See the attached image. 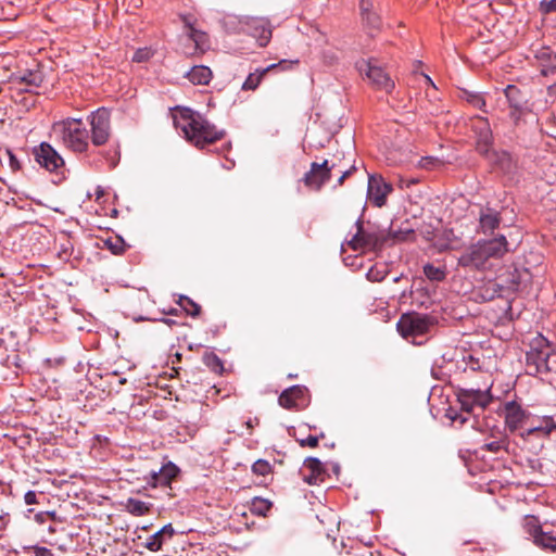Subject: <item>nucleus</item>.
<instances>
[{"label":"nucleus","instance_id":"nucleus-1","mask_svg":"<svg viewBox=\"0 0 556 556\" xmlns=\"http://www.w3.org/2000/svg\"><path fill=\"white\" fill-rule=\"evenodd\" d=\"M174 124L189 142L200 149L224 137V131L217 130L214 125L190 109L179 110L178 114L174 115Z\"/></svg>","mask_w":556,"mask_h":556},{"label":"nucleus","instance_id":"nucleus-2","mask_svg":"<svg viewBox=\"0 0 556 556\" xmlns=\"http://www.w3.org/2000/svg\"><path fill=\"white\" fill-rule=\"evenodd\" d=\"M507 251L508 242L504 235L493 239L479 240L459 256L458 265L470 269L484 270L489 267L491 260L502 258Z\"/></svg>","mask_w":556,"mask_h":556},{"label":"nucleus","instance_id":"nucleus-3","mask_svg":"<svg viewBox=\"0 0 556 556\" xmlns=\"http://www.w3.org/2000/svg\"><path fill=\"white\" fill-rule=\"evenodd\" d=\"M555 363L556 355L548 341L542 336L534 338L526 355L528 374L536 375L552 371Z\"/></svg>","mask_w":556,"mask_h":556},{"label":"nucleus","instance_id":"nucleus-4","mask_svg":"<svg viewBox=\"0 0 556 556\" xmlns=\"http://www.w3.org/2000/svg\"><path fill=\"white\" fill-rule=\"evenodd\" d=\"M52 131L62 142L75 152L88 148V131L80 119L68 118L53 124Z\"/></svg>","mask_w":556,"mask_h":556},{"label":"nucleus","instance_id":"nucleus-5","mask_svg":"<svg viewBox=\"0 0 556 556\" xmlns=\"http://www.w3.org/2000/svg\"><path fill=\"white\" fill-rule=\"evenodd\" d=\"M358 73L366 77L369 84L377 90L390 93L394 89V81L390 75L378 64L376 59H362L356 62Z\"/></svg>","mask_w":556,"mask_h":556},{"label":"nucleus","instance_id":"nucleus-6","mask_svg":"<svg viewBox=\"0 0 556 556\" xmlns=\"http://www.w3.org/2000/svg\"><path fill=\"white\" fill-rule=\"evenodd\" d=\"M357 231L352 239L346 241V245L353 251L359 250H380L387 242V236L383 231H369L364 229L361 219L356 222Z\"/></svg>","mask_w":556,"mask_h":556},{"label":"nucleus","instance_id":"nucleus-7","mask_svg":"<svg viewBox=\"0 0 556 556\" xmlns=\"http://www.w3.org/2000/svg\"><path fill=\"white\" fill-rule=\"evenodd\" d=\"M433 326L431 318L416 312L403 314L397 321V331L404 338L425 334Z\"/></svg>","mask_w":556,"mask_h":556},{"label":"nucleus","instance_id":"nucleus-8","mask_svg":"<svg viewBox=\"0 0 556 556\" xmlns=\"http://www.w3.org/2000/svg\"><path fill=\"white\" fill-rule=\"evenodd\" d=\"M457 400L463 412L470 414L475 407L484 409L492 401L489 390L462 389L457 393Z\"/></svg>","mask_w":556,"mask_h":556},{"label":"nucleus","instance_id":"nucleus-9","mask_svg":"<svg viewBox=\"0 0 556 556\" xmlns=\"http://www.w3.org/2000/svg\"><path fill=\"white\" fill-rule=\"evenodd\" d=\"M33 155L35 161L49 172H58L64 166L63 157L49 143L42 142L33 148Z\"/></svg>","mask_w":556,"mask_h":556},{"label":"nucleus","instance_id":"nucleus-10","mask_svg":"<svg viewBox=\"0 0 556 556\" xmlns=\"http://www.w3.org/2000/svg\"><path fill=\"white\" fill-rule=\"evenodd\" d=\"M91 140L94 146L104 144L110 137V113L99 109L90 115Z\"/></svg>","mask_w":556,"mask_h":556},{"label":"nucleus","instance_id":"nucleus-11","mask_svg":"<svg viewBox=\"0 0 556 556\" xmlns=\"http://www.w3.org/2000/svg\"><path fill=\"white\" fill-rule=\"evenodd\" d=\"M337 167L336 163L328 164V161H324L321 164L312 163L311 169L303 178L305 186L313 190H319L321 186L330 179L331 170Z\"/></svg>","mask_w":556,"mask_h":556},{"label":"nucleus","instance_id":"nucleus-12","mask_svg":"<svg viewBox=\"0 0 556 556\" xmlns=\"http://www.w3.org/2000/svg\"><path fill=\"white\" fill-rule=\"evenodd\" d=\"M392 186L386 182L381 176L369 175L367 199L377 207H382L387 202Z\"/></svg>","mask_w":556,"mask_h":556},{"label":"nucleus","instance_id":"nucleus-13","mask_svg":"<svg viewBox=\"0 0 556 556\" xmlns=\"http://www.w3.org/2000/svg\"><path fill=\"white\" fill-rule=\"evenodd\" d=\"M505 425L510 432H515L529 422L530 414L518 403L507 402L504 407Z\"/></svg>","mask_w":556,"mask_h":556},{"label":"nucleus","instance_id":"nucleus-14","mask_svg":"<svg viewBox=\"0 0 556 556\" xmlns=\"http://www.w3.org/2000/svg\"><path fill=\"white\" fill-rule=\"evenodd\" d=\"M473 131L477 136V149L480 153L485 154L493 143V135L489 121L484 117H476Z\"/></svg>","mask_w":556,"mask_h":556},{"label":"nucleus","instance_id":"nucleus-15","mask_svg":"<svg viewBox=\"0 0 556 556\" xmlns=\"http://www.w3.org/2000/svg\"><path fill=\"white\" fill-rule=\"evenodd\" d=\"M302 475L308 484H318L325 480L327 472L319 459L308 457L304 460Z\"/></svg>","mask_w":556,"mask_h":556},{"label":"nucleus","instance_id":"nucleus-16","mask_svg":"<svg viewBox=\"0 0 556 556\" xmlns=\"http://www.w3.org/2000/svg\"><path fill=\"white\" fill-rule=\"evenodd\" d=\"M306 389L301 386H293L285 390L279 399V405L286 409H300L304 402Z\"/></svg>","mask_w":556,"mask_h":556},{"label":"nucleus","instance_id":"nucleus-17","mask_svg":"<svg viewBox=\"0 0 556 556\" xmlns=\"http://www.w3.org/2000/svg\"><path fill=\"white\" fill-rule=\"evenodd\" d=\"M43 83V74L40 71H28L22 76L16 77L15 84L20 91L34 92L39 94L37 90L41 88Z\"/></svg>","mask_w":556,"mask_h":556},{"label":"nucleus","instance_id":"nucleus-18","mask_svg":"<svg viewBox=\"0 0 556 556\" xmlns=\"http://www.w3.org/2000/svg\"><path fill=\"white\" fill-rule=\"evenodd\" d=\"M178 472L179 468L169 462L162 466L159 471H151V485L153 488H156L157 485H169L177 477Z\"/></svg>","mask_w":556,"mask_h":556},{"label":"nucleus","instance_id":"nucleus-19","mask_svg":"<svg viewBox=\"0 0 556 556\" xmlns=\"http://www.w3.org/2000/svg\"><path fill=\"white\" fill-rule=\"evenodd\" d=\"M175 534L172 523L165 525L161 530L151 535L144 543V547L150 552H157L162 548L163 543L170 540Z\"/></svg>","mask_w":556,"mask_h":556},{"label":"nucleus","instance_id":"nucleus-20","mask_svg":"<svg viewBox=\"0 0 556 556\" xmlns=\"http://www.w3.org/2000/svg\"><path fill=\"white\" fill-rule=\"evenodd\" d=\"M502 222V217L498 212L486 208L482 211L479 217V228L480 231L484 235L492 233L496 228H498Z\"/></svg>","mask_w":556,"mask_h":556},{"label":"nucleus","instance_id":"nucleus-21","mask_svg":"<svg viewBox=\"0 0 556 556\" xmlns=\"http://www.w3.org/2000/svg\"><path fill=\"white\" fill-rule=\"evenodd\" d=\"M556 429V425L551 418H544L540 420L538 425H534L531 422L530 427L520 432V437L525 440L529 439L530 437H547L549 433Z\"/></svg>","mask_w":556,"mask_h":556},{"label":"nucleus","instance_id":"nucleus-22","mask_svg":"<svg viewBox=\"0 0 556 556\" xmlns=\"http://www.w3.org/2000/svg\"><path fill=\"white\" fill-rule=\"evenodd\" d=\"M279 64H270L268 65L267 67L263 68V70H256L254 73H250V75L247 77V79L244 80V83L242 84V90H255L261 81L263 80V78L265 77V75L277 68Z\"/></svg>","mask_w":556,"mask_h":556},{"label":"nucleus","instance_id":"nucleus-23","mask_svg":"<svg viewBox=\"0 0 556 556\" xmlns=\"http://www.w3.org/2000/svg\"><path fill=\"white\" fill-rule=\"evenodd\" d=\"M187 77L194 85H207L212 78V71L203 65L193 66Z\"/></svg>","mask_w":556,"mask_h":556},{"label":"nucleus","instance_id":"nucleus-24","mask_svg":"<svg viewBox=\"0 0 556 556\" xmlns=\"http://www.w3.org/2000/svg\"><path fill=\"white\" fill-rule=\"evenodd\" d=\"M362 24L368 31L370 36H374V33L379 31L382 25V21L378 12L371 11L369 13H365L361 15Z\"/></svg>","mask_w":556,"mask_h":556},{"label":"nucleus","instance_id":"nucleus-25","mask_svg":"<svg viewBox=\"0 0 556 556\" xmlns=\"http://www.w3.org/2000/svg\"><path fill=\"white\" fill-rule=\"evenodd\" d=\"M151 504L146 503L143 501L137 498H128L125 508L126 510L134 516H144L148 515L151 510Z\"/></svg>","mask_w":556,"mask_h":556},{"label":"nucleus","instance_id":"nucleus-26","mask_svg":"<svg viewBox=\"0 0 556 556\" xmlns=\"http://www.w3.org/2000/svg\"><path fill=\"white\" fill-rule=\"evenodd\" d=\"M188 26V40L192 41L194 45V51L203 52L207 47V35L205 33L199 31L194 29L189 23L186 22Z\"/></svg>","mask_w":556,"mask_h":556},{"label":"nucleus","instance_id":"nucleus-27","mask_svg":"<svg viewBox=\"0 0 556 556\" xmlns=\"http://www.w3.org/2000/svg\"><path fill=\"white\" fill-rule=\"evenodd\" d=\"M533 543L545 551L555 552L556 534L549 531L542 530V532L538 535Z\"/></svg>","mask_w":556,"mask_h":556},{"label":"nucleus","instance_id":"nucleus-28","mask_svg":"<svg viewBox=\"0 0 556 556\" xmlns=\"http://www.w3.org/2000/svg\"><path fill=\"white\" fill-rule=\"evenodd\" d=\"M273 503L266 498L254 497L251 501L250 510L253 515L265 517L270 510Z\"/></svg>","mask_w":556,"mask_h":556},{"label":"nucleus","instance_id":"nucleus-29","mask_svg":"<svg viewBox=\"0 0 556 556\" xmlns=\"http://www.w3.org/2000/svg\"><path fill=\"white\" fill-rule=\"evenodd\" d=\"M103 245L110 250L114 255H122L125 253L126 249H127V244L125 243V241L116 236V237H111V238H108L106 240L103 241Z\"/></svg>","mask_w":556,"mask_h":556},{"label":"nucleus","instance_id":"nucleus-30","mask_svg":"<svg viewBox=\"0 0 556 556\" xmlns=\"http://www.w3.org/2000/svg\"><path fill=\"white\" fill-rule=\"evenodd\" d=\"M425 276L431 281H443L446 278V270L444 267H437L433 264H426L424 266Z\"/></svg>","mask_w":556,"mask_h":556},{"label":"nucleus","instance_id":"nucleus-31","mask_svg":"<svg viewBox=\"0 0 556 556\" xmlns=\"http://www.w3.org/2000/svg\"><path fill=\"white\" fill-rule=\"evenodd\" d=\"M203 363L214 372L222 374L224 365L222 359L213 352H206L203 355Z\"/></svg>","mask_w":556,"mask_h":556},{"label":"nucleus","instance_id":"nucleus-32","mask_svg":"<svg viewBox=\"0 0 556 556\" xmlns=\"http://www.w3.org/2000/svg\"><path fill=\"white\" fill-rule=\"evenodd\" d=\"M504 93L511 108H514L515 110L521 109V102L519 101L520 90L516 86L508 85L504 89Z\"/></svg>","mask_w":556,"mask_h":556},{"label":"nucleus","instance_id":"nucleus-33","mask_svg":"<svg viewBox=\"0 0 556 556\" xmlns=\"http://www.w3.org/2000/svg\"><path fill=\"white\" fill-rule=\"evenodd\" d=\"M179 305L192 317H197L201 313V306L186 295L180 296Z\"/></svg>","mask_w":556,"mask_h":556},{"label":"nucleus","instance_id":"nucleus-34","mask_svg":"<svg viewBox=\"0 0 556 556\" xmlns=\"http://www.w3.org/2000/svg\"><path fill=\"white\" fill-rule=\"evenodd\" d=\"M525 529L526 532L533 538V541L538 538V535L542 532V527L539 523L538 519L533 516H527L525 518Z\"/></svg>","mask_w":556,"mask_h":556},{"label":"nucleus","instance_id":"nucleus-35","mask_svg":"<svg viewBox=\"0 0 556 556\" xmlns=\"http://www.w3.org/2000/svg\"><path fill=\"white\" fill-rule=\"evenodd\" d=\"M508 439L506 435H501L498 440L485 443L481 448L491 453H498L502 450L507 451Z\"/></svg>","mask_w":556,"mask_h":556},{"label":"nucleus","instance_id":"nucleus-36","mask_svg":"<svg viewBox=\"0 0 556 556\" xmlns=\"http://www.w3.org/2000/svg\"><path fill=\"white\" fill-rule=\"evenodd\" d=\"M387 236L391 238L394 242L406 241L409 240L414 236V231L409 228L399 229V230H390Z\"/></svg>","mask_w":556,"mask_h":556},{"label":"nucleus","instance_id":"nucleus-37","mask_svg":"<svg viewBox=\"0 0 556 556\" xmlns=\"http://www.w3.org/2000/svg\"><path fill=\"white\" fill-rule=\"evenodd\" d=\"M388 270L384 265H382L381 268L378 266H374L368 270L366 277L369 281L380 282L386 278Z\"/></svg>","mask_w":556,"mask_h":556},{"label":"nucleus","instance_id":"nucleus-38","mask_svg":"<svg viewBox=\"0 0 556 556\" xmlns=\"http://www.w3.org/2000/svg\"><path fill=\"white\" fill-rule=\"evenodd\" d=\"M441 164H442V162L438 157L424 156L418 161L417 167L421 168V169L431 170L433 168H437Z\"/></svg>","mask_w":556,"mask_h":556},{"label":"nucleus","instance_id":"nucleus-39","mask_svg":"<svg viewBox=\"0 0 556 556\" xmlns=\"http://www.w3.org/2000/svg\"><path fill=\"white\" fill-rule=\"evenodd\" d=\"M253 23L261 24L260 27H256V30L260 29V34H258L260 46H262V47L266 46L271 37V30L268 27H266L262 21L254 20Z\"/></svg>","mask_w":556,"mask_h":556},{"label":"nucleus","instance_id":"nucleus-40","mask_svg":"<svg viewBox=\"0 0 556 556\" xmlns=\"http://www.w3.org/2000/svg\"><path fill=\"white\" fill-rule=\"evenodd\" d=\"M252 471L257 476H267L271 471V466L267 460L258 459L252 466Z\"/></svg>","mask_w":556,"mask_h":556},{"label":"nucleus","instance_id":"nucleus-41","mask_svg":"<svg viewBox=\"0 0 556 556\" xmlns=\"http://www.w3.org/2000/svg\"><path fill=\"white\" fill-rule=\"evenodd\" d=\"M466 101L473 108L484 111L485 100L480 93L466 92Z\"/></svg>","mask_w":556,"mask_h":556},{"label":"nucleus","instance_id":"nucleus-42","mask_svg":"<svg viewBox=\"0 0 556 556\" xmlns=\"http://www.w3.org/2000/svg\"><path fill=\"white\" fill-rule=\"evenodd\" d=\"M153 55V51L150 48H140L138 49L132 56L134 62H146Z\"/></svg>","mask_w":556,"mask_h":556},{"label":"nucleus","instance_id":"nucleus-43","mask_svg":"<svg viewBox=\"0 0 556 556\" xmlns=\"http://www.w3.org/2000/svg\"><path fill=\"white\" fill-rule=\"evenodd\" d=\"M375 0H359L361 15L375 11Z\"/></svg>","mask_w":556,"mask_h":556},{"label":"nucleus","instance_id":"nucleus-44","mask_svg":"<svg viewBox=\"0 0 556 556\" xmlns=\"http://www.w3.org/2000/svg\"><path fill=\"white\" fill-rule=\"evenodd\" d=\"M301 446L316 447L318 445V437L308 435L305 439H298Z\"/></svg>","mask_w":556,"mask_h":556},{"label":"nucleus","instance_id":"nucleus-45","mask_svg":"<svg viewBox=\"0 0 556 556\" xmlns=\"http://www.w3.org/2000/svg\"><path fill=\"white\" fill-rule=\"evenodd\" d=\"M541 10L544 13H552L556 11V0H548L541 2Z\"/></svg>","mask_w":556,"mask_h":556},{"label":"nucleus","instance_id":"nucleus-46","mask_svg":"<svg viewBox=\"0 0 556 556\" xmlns=\"http://www.w3.org/2000/svg\"><path fill=\"white\" fill-rule=\"evenodd\" d=\"M8 155H9V165H10L11 169L14 172L21 169V164H20V161L17 160V157L11 151H8Z\"/></svg>","mask_w":556,"mask_h":556},{"label":"nucleus","instance_id":"nucleus-47","mask_svg":"<svg viewBox=\"0 0 556 556\" xmlns=\"http://www.w3.org/2000/svg\"><path fill=\"white\" fill-rule=\"evenodd\" d=\"M24 501L27 505H34L37 504V494L34 491L26 492L24 496Z\"/></svg>","mask_w":556,"mask_h":556},{"label":"nucleus","instance_id":"nucleus-48","mask_svg":"<svg viewBox=\"0 0 556 556\" xmlns=\"http://www.w3.org/2000/svg\"><path fill=\"white\" fill-rule=\"evenodd\" d=\"M353 170H355V166H351V167H350V168H348V169H342V170H341V176H340V178H339V180H338V184H339L340 186H341V185H343L344 180H345L349 176H351V174H352V172H353Z\"/></svg>","mask_w":556,"mask_h":556},{"label":"nucleus","instance_id":"nucleus-49","mask_svg":"<svg viewBox=\"0 0 556 556\" xmlns=\"http://www.w3.org/2000/svg\"><path fill=\"white\" fill-rule=\"evenodd\" d=\"M35 556H53L49 548L36 546L34 548Z\"/></svg>","mask_w":556,"mask_h":556},{"label":"nucleus","instance_id":"nucleus-50","mask_svg":"<svg viewBox=\"0 0 556 556\" xmlns=\"http://www.w3.org/2000/svg\"><path fill=\"white\" fill-rule=\"evenodd\" d=\"M469 364H470V368L472 370H476L479 368V361L475 359L472 356H469Z\"/></svg>","mask_w":556,"mask_h":556},{"label":"nucleus","instance_id":"nucleus-51","mask_svg":"<svg viewBox=\"0 0 556 556\" xmlns=\"http://www.w3.org/2000/svg\"><path fill=\"white\" fill-rule=\"evenodd\" d=\"M451 419L453 421H459V424H465L467 421V417H464L462 414L460 415H455V416H451Z\"/></svg>","mask_w":556,"mask_h":556},{"label":"nucleus","instance_id":"nucleus-52","mask_svg":"<svg viewBox=\"0 0 556 556\" xmlns=\"http://www.w3.org/2000/svg\"><path fill=\"white\" fill-rule=\"evenodd\" d=\"M424 77H425V80H426L428 84H430V85L434 86V85H433V83H432V80L430 79V77H429V76L425 75Z\"/></svg>","mask_w":556,"mask_h":556},{"label":"nucleus","instance_id":"nucleus-53","mask_svg":"<svg viewBox=\"0 0 556 556\" xmlns=\"http://www.w3.org/2000/svg\"><path fill=\"white\" fill-rule=\"evenodd\" d=\"M554 58L556 59V51H555Z\"/></svg>","mask_w":556,"mask_h":556}]
</instances>
